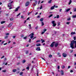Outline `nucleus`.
<instances>
[{
  "label": "nucleus",
  "instance_id": "obj_1",
  "mask_svg": "<svg viewBox=\"0 0 76 76\" xmlns=\"http://www.w3.org/2000/svg\"><path fill=\"white\" fill-rule=\"evenodd\" d=\"M74 44H75V48H76V41H74V40L71 41V44H70V47L72 49L74 48Z\"/></svg>",
  "mask_w": 76,
  "mask_h": 76
},
{
  "label": "nucleus",
  "instance_id": "obj_2",
  "mask_svg": "<svg viewBox=\"0 0 76 76\" xmlns=\"http://www.w3.org/2000/svg\"><path fill=\"white\" fill-rule=\"evenodd\" d=\"M34 34L33 33H32L31 34H30L29 35V37H31L30 38L31 39H32V38H34Z\"/></svg>",
  "mask_w": 76,
  "mask_h": 76
},
{
  "label": "nucleus",
  "instance_id": "obj_3",
  "mask_svg": "<svg viewBox=\"0 0 76 76\" xmlns=\"http://www.w3.org/2000/svg\"><path fill=\"white\" fill-rule=\"evenodd\" d=\"M52 23L53 24V26L54 27L56 26L57 23H55V21H52Z\"/></svg>",
  "mask_w": 76,
  "mask_h": 76
},
{
  "label": "nucleus",
  "instance_id": "obj_4",
  "mask_svg": "<svg viewBox=\"0 0 76 76\" xmlns=\"http://www.w3.org/2000/svg\"><path fill=\"white\" fill-rule=\"evenodd\" d=\"M55 43H56V42H53L50 45V47H53Z\"/></svg>",
  "mask_w": 76,
  "mask_h": 76
},
{
  "label": "nucleus",
  "instance_id": "obj_5",
  "mask_svg": "<svg viewBox=\"0 0 76 76\" xmlns=\"http://www.w3.org/2000/svg\"><path fill=\"white\" fill-rule=\"evenodd\" d=\"M62 55L64 57H66L67 56V54L65 53H63Z\"/></svg>",
  "mask_w": 76,
  "mask_h": 76
},
{
  "label": "nucleus",
  "instance_id": "obj_6",
  "mask_svg": "<svg viewBox=\"0 0 76 76\" xmlns=\"http://www.w3.org/2000/svg\"><path fill=\"white\" fill-rule=\"evenodd\" d=\"M12 25H13V23H11L9 25L8 27L9 28H10L12 26Z\"/></svg>",
  "mask_w": 76,
  "mask_h": 76
},
{
  "label": "nucleus",
  "instance_id": "obj_7",
  "mask_svg": "<svg viewBox=\"0 0 76 76\" xmlns=\"http://www.w3.org/2000/svg\"><path fill=\"white\" fill-rule=\"evenodd\" d=\"M29 4V1H27L26 4L25 6H28Z\"/></svg>",
  "mask_w": 76,
  "mask_h": 76
},
{
  "label": "nucleus",
  "instance_id": "obj_8",
  "mask_svg": "<svg viewBox=\"0 0 76 76\" xmlns=\"http://www.w3.org/2000/svg\"><path fill=\"white\" fill-rule=\"evenodd\" d=\"M36 50L37 51H41V49H40V47H39L37 48Z\"/></svg>",
  "mask_w": 76,
  "mask_h": 76
},
{
  "label": "nucleus",
  "instance_id": "obj_9",
  "mask_svg": "<svg viewBox=\"0 0 76 76\" xmlns=\"http://www.w3.org/2000/svg\"><path fill=\"white\" fill-rule=\"evenodd\" d=\"M55 6H56V5H54L51 7V8H50V9L51 10H53L54 9V7H55Z\"/></svg>",
  "mask_w": 76,
  "mask_h": 76
},
{
  "label": "nucleus",
  "instance_id": "obj_10",
  "mask_svg": "<svg viewBox=\"0 0 76 76\" xmlns=\"http://www.w3.org/2000/svg\"><path fill=\"white\" fill-rule=\"evenodd\" d=\"M19 8H20V6L18 7L15 10V12H17L18 11V9H19Z\"/></svg>",
  "mask_w": 76,
  "mask_h": 76
},
{
  "label": "nucleus",
  "instance_id": "obj_11",
  "mask_svg": "<svg viewBox=\"0 0 76 76\" xmlns=\"http://www.w3.org/2000/svg\"><path fill=\"white\" fill-rule=\"evenodd\" d=\"M37 47H39V46H41V44L40 43H37L36 45Z\"/></svg>",
  "mask_w": 76,
  "mask_h": 76
},
{
  "label": "nucleus",
  "instance_id": "obj_12",
  "mask_svg": "<svg viewBox=\"0 0 76 76\" xmlns=\"http://www.w3.org/2000/svg\"><path fill=\"white\" fill-rule=\"evenodd\" d=\"M61 75H64V71L63 70L61 71Z\"/></svg>",
  "mask_w": 76,
  "mask_h": 76
},
{
  "label": "nucleus",
  "instance_id": "obj_13",
  "mask_svg": "<svg viewBox=\"0 0 76 76\" xmlns=\"http://www.w3.org/2000/svg\"><path fill=\"white\" fill-rule=\"evenodd\" d=\"M8 6L9 7H10L12 6V4H11L10 3H9L8 5Z\"/></svg>",
  "mask_w": 76,
  "mask_h": 76
},
{
  "label": "nucleus",
  "instance_id": "obj_14",
  "mask_svg": "<svg viewBox=\"0 0 76 76\" xmlns=\"http://www.w3.org/2000/svg\"><path fill=\"white\" fill-rule=\"evenodd\" d=\"M58 45V43H56L55 45V47H57Z\"/></svg>",
  "mask_w": 76,
  "mask_h": 76
},
{
  "label": "nucleus",
  "instance_id": "obj_15",
  "mask_svg": "<svg viewBox=\"0 0 76 76\" xmlns=\"http://www.w3.org/2000/svg\"><path fill=\"white\" fill-rule=\"evenodd\" d=\"M70 10V8H68L66 11L65 12H68V11H69V10Z\"/></svg>",
  "mask_w": 76,
  "mask_h": 76
},
{
  "label": "nucleus",
  "instance_id": "obj_16",
  "mask_svg": "<svg viewBox=\"0 0 76 76\" xmlns=\"http://www.w3.org/2000/svg\"><path fill=\"white\" fill-rule=\"evenodd\" d=\"M41 41L42 42V43H44V42H45V40H44L43 39H41Z\"/></svg>",
  "mask_w": 76,
  "mask_h": 76
},
{
  "label": "nucleus",
  "instance_id": "obj_17",
  "mask_svg": "<svg viewBox=\"0 0 76 76\" xmlns=\"http://www.w3.org/2000/svg\"><path fill=\"white\" fill-rule=\"evenodd\" d=\"M6 21H1V24H3V23H5Z\"/></svg>",
  "mask_w": 76,
  "mask_h": 76
},
{
  "label": "nucleus",
  "instance_id": "obj_18",
  "mask_svg": "<svg viewBox=\"0 0 76 76\" xmlns=\"http://www.w3.org/2000/svg\"><path fill=\"white\" fill-rule=\"evenodd\" d=\"M76 33H75V32H72L71 33V35H74V34H75Z\"/></svg>",
  "mask_w": 76,
  "mask_h": 76
},
{
  "label": "nucleus",
  "instance_id": "obj_19",
  "mask_svg": "<svg viewBox=\"0 0 76 76\" xmlns=\"http://www.w3.org/2000/svg\"><path fill=\"white\" fill-rule=\"evenodd\" d=\"M16 70H17L15 69L13 70H12V72H16Z\"/></svg>",
  "mask_w": 76,
  "mask_h": 76
},
{
  "label": "nucleus",
  "instance_id": "obj_20",
  "mask_svg": "<svg viewBox=\"0 0 76 76\" xmlns=\"http://www.w3.org/2000/svg\"><path fill=\"white\" fill-rule=\"evenodd\" d=\"M72 0H70L69 2L68 3L69 5V4H71L72 3Z\"/></svg>",
  "mask_w": 76,
  "mask_h": 76
},
{
  "label": "nucleus",
  "instance_id": "obj_21",
  "mask_svg": "<svg viewBox=\"0 0 76 76\" xmlns=\"http://www.w3.org/2000/svg\"><path fill=\"white\" fill-rule=\"evenodd\" d=\"M40 20L41 21V22H42V21H43V20H44V18H41Z\"/></svg>",
  "mask_w": 76,
  "mask_h": 76
},
{
  "label": "nucleus",
  "instance_id": "obj_22",
  "mask_svg": "<svg viewBox=\"0 0 76 76\" xmlns=\"http://www.w3.org/2000/svg\"><path fill=\"white\" fill-rule=\"evenodd\" d=\"M32 11H31V12H28V15H30L31 14V13H32Z\"/></svg>",
  "mask_w": 76,
  "mask_h": 76
},
{
  "label": "nucleus",
  "instance_id": "obj_23",
  "mask_svg": "<svg viewBox=\"0 0 76 76\" xmlns=\"http://www.w3.org/2000/svg\"><path fill=\"white\" fill-rule=\"evenodd\" d=\"M21 19H23V20L25 19V18H24L23 17V16H21Z\"/></svg>",
  "mask_w": 76,
  "mask_h": 76
},
{
  "label": "nucleus",
  "instance_id": "obj_24",
  "mask_svg": "<svg viewBox=\"0 0 76 76\" xmlns=\"http://www.w3.org/2000/svg\"><path fill=\"white\" fill-rule=\"evenodd\" d=\"M61 68L63 69H64L65 68V66H61Z\"/></svg>",
  "mask_w": 76,
  "mask_h": 76
},
{
  "label": "nucleus",
  "instance_id": "obj_25",
  "mask_svg": "<svg viewBox=\"0 0 76 76\" xmlns=\"http://www.w3.org/2000/svg\"><path fill=\"white\" fill-rule=\"evenodd\" d=\"M27 38H28V37L26 36L24 37V39H26Z\"/></svg>",
  "mask_w": 76,
  "mask_h": 76
},
{
  "label": "nucleus",
  "instance_id": "obj_26",
  "mask_svg": "<svg viewBox=\"0 0 76 76\" xmlns=\"http://www.w3.org/2000/svg\"><path fill=\"white\" fill-rule=\"evenodd\" d=\"M25 62H26V60H23L22 61L23 63H25Z\"/></svg>",
  "mask_w": 76,
  "mask_h": 76
},
{
  "label": "nucleus",
  "instance_id": "obj_27",
  "mask_svg": "<svg viewBox=\"0 0 76 76\" xmlns=\"http://www.w3.org/2000/svg\"><path fill=\"white\" fill-rule=\"evenodd\" d=\"M53 14H51L49 16V18H51L52 16H53Z\"/></svg>",
  "mask_w": 76,
  "mask_h": 76
},
{
  "label": "nucleus",
  "instance_id": "obj_28",
  "mask_svg": "<svg viewBox=\"0 0 76 76\" xmlns=\"http://www.w3.org/2000/svg\"><path fill=\"white\" fill-rule=\"evenodd\" d=\"M26 69H27L28 70H29V66H28L26 68Z\"/></svg>",
  "mask_w": 76,
  "mask_h": 76
},
{
  "label": "nucleus",
  "instance_id": "obj_29",
  "mask_svg": "<svg viewBox=\"0 0 76 76\" xmlns=\"http://www.w3.org/2000/svg\"><path fill=\"white\" fill-rule=\"evenodd\" d=\"M72 17L73 18H75L76 17V15H73L72 16Z\"/></svg>",
  "mask_w": 76,
  "mask_h": 76
},
{
  "label": "nucleus",
  "instance_id": "obj_30",
  "mask_svg": "<svg viewBox=\"0 0 76 76\" xmlns=\"http://www.w3.org/2000/svg\"><path fill=\"white\" fill-rule=\"evenodd\" d=\"M52 1V0H50L48 2V3H51Z\"/></svg>",
  "mask_w": 76,
  "mask_h": 76
},
{
  "label": "nucleus",
  "instance_id": "obj_31",
  "mask_svg": "<svg viewBox=\"0 0 76 76\" xmlns=\"http://www.w3.org/2000/svg\"><path fill=\"white\" fill-rule=\"evenodd\" d=\"M2 72H4V73H5V72H6V70H2Z\"/></svg>",
  "mask_w": 76,
  "mask_h": 76
},
{
  "label": "nucleus",
  "instance_id": "obj_32",
  "mask_svg": "<svg viewBox=\"0 0 76 76\" xmlns=\"http://www.w3.org/2000/svg\"><path fill=\"white\" fill-rule=\"evenodd\" d=\"M41 23L42 24V26H43L44 25V22H42Z\"/></svg>",
  "mask_w": 76,
  "mask_h": 76
},
{
  "label": "nucleus",
  "instance_id": "obj_33",
  "mask_svg": "<svg viewBox=\"0 0 76 76\" xmlns=\"http://www.w3.org/2000/svg\"><path fill=\"white\" fill-rule=\"evenodd\" d=\"M47 31V29H44L43 30V32H45Z\"/></svg>",
  "mask_w": 76,
  "mask_h": 76
},
{
  "label": "nucleus",
  "instance_id": "obj_34",
  "mask_svg": "<svg viewBox=\"0 0 76 76\" xmlns=\"http://www.w3.org/2000/svg\"><path fill=\"white\" fill-rule=\"evenodd\" d=\"M71 20V18H70L67 19V20Z\"/></svg>",
  "mask_w": 76,
  "mask_h": 76
},
{
  "label": "nucleus",
  "instance_id": "obj_35",
  "mask_svg": "<svg viewBox=\"0 0 76 76\" xmlns=\"http://www.w3.org/2000/svg\"><path fill=\"white\" fill-rule=\"evenodd\" d=\"M40 41H40V40H37V41H36V42L37 43L38 42H40Z\"/></svg>",
  "mask_w": 76,
  "mask_h": 76
},
{
  "label": "nucleus",
  "instance_id": "obj_36",
  "mask_svg": "<svg viewBox=\"0 0 76 76\" xmlns=\"http://www.w3.org/2000/svg\"><path fill=\"white\" fill-rule=\"evenodd\" d=\"M10 20H13V18H11L10 19Z\"/></svg>",
  "mask_w": 76,
  "mask_h": 76
},
{
  "label": "nucleus",
  "instance_id": "obj_37",
  "mask_svg": "<svg viewBox=\"0 0 76 76\" xmlns=\"http://www.w3.org/2000/svg\"><path fill=\"white\" fill-rule=\"evenodd\" d=\"M28 51L27 50L26 52V54H28Z\"/></svg>",
  "mask_w": 76,
  "mask_h": 76
},
{
  "label": "nucleus",
  "instance_id": "obj_38",
  "mask_svg": "<svg viewBox=\"0 0 76 76\" xmlns=\"http://www.w3.org/2000/svg\"><path fill=\"white\" fill-rule=\"evenodd\" d=\"M60 18V16H59V15H57L56 18Z\"/></svg>",
  "mask_w": 76,
  "mask_h": 76
},
{
  "label": "nucleus",
  "instance_id": "obj_39",
  "mask_svg": "<svg viewBox=\"0 0 76 76\" xmlns=\"http://www.w3.org/2000/svg\"><path fill=\"white\" fill-rule=\"evenodd\" d=\"M49 57H50V58H51V57H52V56L51 55H50L49 56Z\"/></svg>",
  "mask_w": 76,
  "mask_h": 76
},
{
  "label": "nucleus",
  "instance_id": "obj_40",
  "mask_svg": "<svg viewBox=\"0 0 76 76\" xmlns=\"http://www.w3.org/2000/svg\"><path fill=\"white\" fill-rule=\"evenodd\" d=\"M23 72H21L20 73V75H23Z\"/></svg>",
  "mask_w": 76,
  "mask_h": 76
},
{
  "label": "nucleus",
  "instance_id": "obj_41",
  "mask_svg": "<svg viewBox=\"0 0 76 76\" xmlns=\"http://www.w3.org/2000/svg\"><path fill=\"white\" fill-rule=\"evenodd\" d=\"M74 12H76V8H75L73 9Z\"/></svg>",
  "mask_w": 76,
  "mask_h": 76
},
{
  "label": "nucleus",
  "instance_id": "obj_42",
  "mask_svg": "<svg viewBox=\"0 0 76 76\" xmlns=\"http://www.w3.org/2000/svg\"><path fill=\"white\" fill-rule=\"evenodd\" d=\"M60 23H59V22L58 23V26H60Z\"/></svg>",
  "mask_w": 76,
  "mask_h": 76
},
{
  "label": "nucleus",
  "instance_id": "obj_43",
  "mask_svg": "<svg viewBox=\"0 0 76 76\" xmlns=\"http://www.w3.org/2000/svg\"><path fill=\"white\" fill-rule=\"evenodd\" d=\"M20 64V62H18L17 63V65H19Z\"/></svg>",
  "mask_w": 76,
  "mask_h": 76
},
{
  "label": "nucleus",
  "instance_id": "obj_44",
  "mask_svg": "<svg viewBox=\"0 0 76 76\" xmlns=\"http://www.w3.org/2000/svg\"><path fill=\"white\" fill-rule=\"evenodd\" d=\"M70 72L71 73H73V70H71L70 71Z\"/></svg>",
  "mask_w": 76,
  "mask_h": 76
},
{
  "label": "nucleus",
  "instance_id": "obj_45",
  "mask_svg": "<svg viewBox=\"0 0 76 76\" xmlns=\"http://www.w3.org/2000/svg\"><path fill=\"white\" fill-rule=\"evenodd\" d=\"M35 38H37V37H34V38H33L32 39V40H34V39H35Z\"/></svg>",
  "mask_w": 76,
  "mask_h": 76
},
{
  "label": "nucleus",
  "instance_id": "obj_46",
  "mask_svg": "<svg viewBox=\"0 0 76 76\" xmlns=\"http://www.w3.org/2000/svg\"><path fill=\"white\" fill-rule=\"evenodd\" d=\"M42 59V60H44L45 61V59L44 58H43V57L41 58Z\"/></svg>",
  "mask_w": 76,
  "mask_h": 76
},
{
  "label": "nucleus",
  "instance_id": "obj_47",
  "mask_svg": "<svg viewBox=\"0 0 76 76\" xmlns=\"http://www.w3.org/2000/svg\"><path fill=\"white\" fill-rule=\"evenodd\" d=\"M31 66V64H28V65H27L28 66Z\"/></svg>",
  "mask_w": 76,
  "mask_h": 76
},
{
  "label": "nucleus",
  "instance_id": "obj_48",
  "mask_svg": "<svg viewBox=\"0 0 76 76\" xmlns=\"http://www.w3.org/2000/svg\"><path fill=\"white\" fill-rule=\"evenodd\" d=\"M23 34H22L21 35V38H23Z\"/></svg>",
  "mask_w": 76,
  "mask_h": 76
},
{
  "label": "nucleus",
  "instance_id": "obj_49",
  "mask_svg": "<svg viewBox=\"0 0 76 76\" xmlns=\"http://www.w3.org/2000/svg\"><path fill=\"white\" fill-rule=\"evenodd\" d=\"M66 24H67V25H69V24H70V22H67L66 23Z\"/></svg>",
  "mask_w": 76,
  "mask_h": 76
},
{
  "label": "nucleus",
  "instance_id": "obj_50",
  "mask_svg": "<svg viewBox=\"0 0 76 76\" xmlns=\"http://www.w3.org/2000/svg\"><path fill=\"white\" fill-rule=\"evenodd\" d=\"M4 56H3L1 57V58H4Z\"/></svg>",
  "mask_w": 76,
  "mask_h": 76
},
{
  "label": "nucleus",
  "instance_id": "obj_51",
  "mask_svg": "<svg viewBox=\"0 0 76 76\" xmlns=\"http://www.w3.org/2000/svg\"><path fill=\"white\" fill-rule=\"evenodd\" d=\"M20 15V13H19V14H18V15H17V16H19V15Z\"/></svg>",
  "mask_w": 76,
  "mask_h": 76
},
{
  "label": "nucleus",
  "instance_id": "obj_52",
  "mask_svg": "<svg viewBox=\"0 0 76 76\" xmlns=\"http://www.w3.org/2000/svg\"><path fill=\"white\" fill-rule=\"evenodd\" d=\"M40 15H38L37 16V18H40Z\"/></svg>",
  "mask_w": 76,
  "mask_h": 76
},
{
  "label": "nucleus",
  "instance_id": "obj_53",
  "mask_svg": "<svg viewBox=\"0 0 76 76\" xmlns=\"http://www.w3.org/2000/svg\"><path fill=\"white\" fill-rule=\"evenodd\" d=\"M74 40H75L76 39V37H74Z\"/></svg>",
  "mask_w": 76,
  "mask_h": 76
},
{
  "label": "nucleus",
  "instance_id": "obj_54",
  "mask_svg": "<svg viewBox=\"0 0 76 76\" xmlns=\"http://www.w3.org/2000/svg\"><path fill=\"white\" fill-rule=\"evenodd\" d=\"M70 68V66H69L68 67V69H69Z\"/></svg>",
  "mask_w": 76,
  "mask_h": 76
},
{
  "label": "nucleus",
  "instance_id": "obj_55",
  "mask_svg": "<svg viewBox=\"0 0 76 76\" xmlns=\"http://www.w3.org/2000/svg\"><path fill=\"white\" fill-rule=\"evenodd\" d=\"M9 14H6V16H9Z\"/></svg>",
  "mask_w": 76,
  "mask_h": 76
},
{
  "label": "nucleus",
  "instance_id": "obj_56",
  "mask_svg": "<svg viewBox=\"0 0 76 76\" xmlns=\"http://www.w3.org/2000/svg\"><path fill=\"white\" fill-rule=\"evenodd\" d=\"M37 1H36L35 2V4H37Z\"/></svg>",
  "mask_w": 76,
  "mask_h": 76
},
{
  "label": "nucleus",
  "instance_id": "obj_57",
  "mask_svg": "<svg viewBox=\"0 0 76 76\" xmlns=\"http://www.w3.org/2000/svg\"><path fill=\"white\" fill-rule=\"evenodd\" d=\"M57 54L58 56L60 55V54L59 53H57Z\"/></svg>",
  "mask_w": 76,
  "mask_h": 76
},
{
  "label": "nucleus",
  "instance_id": "obj_58",
  "mask_svg": "<svg viewBox=\"0 0 76 76\" xmlns=\"http://www.w3.org/2000/svg\"><path fill=\"white\" fill-rule=\"evenodd\" d=\"M42 5H41V6L40 7V9H42Z\"/></svg>",
  "mask_w": 76,
  "mask_h": 76
},
{
  "label": "nucleus",
  "instance_id": "obj_59",
  "mask_svg": "<svg viewBox=\"0 0 76 76\" xmlns=\"http://www.w3.org/2000/svg\"><path fill=\"white\" fill-rule=\"evenodd\" d=\"M45 32H42L41 34H45Z\"/></svg>",
  "mask_w": 76,
  "mask_h": 76
},
{
  "label": "nucleus",
  "instance_id": "obj_60",
  "mask_svg": "<svg viewBox=\"0 0 76 76\" xmlns=\"http://www.w3.org/2000/svg\"><path fill=\"white\" fill-rule=\"evenodd\" d=\"M73 50H71V51H70L71 53H73Z\"/></svg>",
  "mask_w": 76,
  "mask_h": 76
},
{
  "label": "nucleus",
  "instance_id": "obj_61",
  "mask_svg": "<svg viewBox=\"0 0 76 76\" xmlns=\"http://www.w3.org/2000/svg\"><path fill=\"white\" fill-rule=\"evenodd\" d=\"M58 69H60V66H58Z\"/></svg>",
  "mask_w": 76,
  "mask_h": 76
},
{
  "label": "nucleus",
  "instance_id": "obj_62",
  "mask_svg": "<svg viewBox=\"0 0 76 76\" xmlns=\"http://www.w3.org/2000/svg\"><path fill=\"white\" fill-rule=\"evenodd\" d=\"M31 39H29V41H28V42H31Z\"/></svg>",
  "mask_w": 76,
  "mask_h": 76
},
{
  "label": "nucleus",
  "instance_id": "obj_63",
  "mask_svg": "<svg viewBox=\"0 0 76 76\" xmlns=\"http://www.w3.org/2000/svg\"><path fill=\"white\" fill-rule=\"evenodd\" d=\"M15 37H16L15 36H13L12 37L13 38H15Z\"/></svg>",
  "mask_w": 76,
  "mask_h": 76
},
{
  "label": "nucleus",
  "instance_id": "obj_64",
  "mask_svg": "<svg viewBox=\"0 0 76 76\" xmlns=\"http://www.w3.org/2000/svg\"><path fill=\"white\" fill-rule=\"evenodd\" d=\"M38 27H36L35 28L36 29H38Z\"/></svg>",
  "mask_w": 76,
  "mask_h": 76
}]
</instances>
